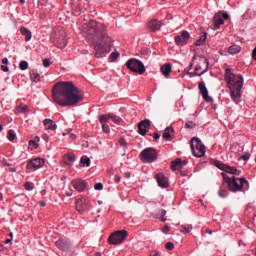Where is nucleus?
<instances>
[{
    "mask_svg": "<svg viewBox=\"0 0 256 256\" xmlns=\"http://www.w3.org/2000/svg\"><path fill=\"white\" fill-rule=\"evenodd\" d=\"M80 31L88 41H91L94 45L95 57L100 59L104 53H109L111 47H113V38L107 34V29L103 24L98 23L95 20L87 22L83 21Z\"/></svg>",
    "mask_w": 256,
    "mask_h": 256,
    "instance_id": "obj_1",
    "label": "nucleus"
},
{
    "mask_svg": "<svg viewBox=\"0 0 256 256\" xmlns=\"http://www.w3.org/2000/svg\"><path fill=\"white\" fill-rule=\"evenodd\" d=\"M52 98L54 103L60 107H75L83 101V91H81L72 81L58 82L52 88Z\"/></svg>",
    "mask_w": 256,
    "mask_h": 256,
    "instance_id": "obj_2",
    "label": "nucleus"
},
{
    "mask_svg": "<svg viewBox=\"0 0 256 256\" xmlns=\"http://www.w3.org/2000/svg\"><path fill=\"white\" fill-rule=\"evenodd\" d=\"M225 82L228 89L231 91V96L234 99H239L241 97V90L243 89V83L245 79L241 74L233 73V69L227 68L225 70Z\"/></svg>",
    "mask_w": 256,
    "mask_h": 256,
    "instance_id": "obj_3",
    "label": "nucleus"
},
{
    "mask_svg": "<svg viewBox=\"0 0 256 256\" xmlns=\"http://www.w3.org/2000/svg\"><path fill=\"white\" fill-rule=\"evenodd\" d=\"M50 39L58 49H65L67 47V32L61 26L53 29Z\"/></svg>",
    "mask_w": 256,
    "mask_h": 256,
    "instance_id": "obj_4",
    "label": "nucleus"
},
{
    "mask_svg": "<svg viewBox=\"0 0 256 256\" xmlns=\"http://www.w3.org/2000/svg\"><path fill=\"white\" fill-rule=\"evenodd\" d=\"M126 67L132 73H137L138 75H143L145 73V65L141 60H137L136 58H131L126 62Z\"/></svg>",
    "mask_w": 256,
    "mask_h": 256,
    "instance_id": "obj_5",
    "label": "nucleus"
},
{
    "mask_svg": "<svg viewBox=\"0 0 256 256\" xmlns=\"http://www.w3.org/2000/svg\"><path fill=\"white\" fill-rule=\"evenodd\" d=\"M228 188L233 192L242 191L243 189H249V182L245 178H235L228 185Z\"/></svg>",
    "mask_w": 256,
    "mask_h": 256,
    "instance_id": "obj_6",
    "label": "nucleus"
},
{
    "mask_svg": "<svg viewBox=\"0 0 256 256\" xmlns=\"http://www.w3.org/2000/svg\"><path fill=\"white\" fill-rule=\"evenodd\" d=\"M191 151L194 157H205V145L201 139L197 137L191 139Z\"/></svg>",
    "mask_w": 256,
    "mask_h": 256,
    "instance_id": "obj_7",
    "label": "nucleus"
},
{
    "mask_svg": "<svg viewBox=\"0 0 256 256\" xmlns=\"http://www.w3.org/2000/svg\"><path fill=\"white\" fill-rule=\"evenodd\" d=\"M128 235L129 232H127V230L115 231L109 236L108 243H110V245H121V243L127 239Z\"/></svg>",
    "mask_w": 256,
    "mask_h": 256,
    "instance_id": "obj_8",
    "label": "nucleus"
},
{
    "mask_svg": "<svg viewBox=\"0 0 256 256\" xmlns=\"http://www.w3.org/2000/svg\"><path fill=\"white\" fill-rule=\"evenodd\" d=\"M157 157L159 154L155 148H146L140 153V159L143 163H153V161H157Z\"/></svg>",
    "mask_w": 256,
    "mask_h": 256,
    "instance_id": "obj_9",
    "label": "nucleus"
},
{
    "mask_svg": "<svg viewBox=\"0 0 256 256\" xmlns=\"http://www.w3.org/2000/svg\"><path fill=\"white\" fill-rule=\"evenodd\" d=\"M209 69V60L205 57H202L199 59V64L195 67L193 75H198V77H201V75H205Z\"/></svg>",
    "mask_w": 256,
    "mask_h": 256,
    "instance_id": "obj_10",
    "label": "nucleus"
},
{
    "mask_svg": "<svg viewBox=\"0 0 256 256\" xmlns=\"http://www.w3.org/2000/svg\"><path fill=\"white\" fill-rule=\"evenodd\" d=\"M76 209L80 213L89 211V200L85 197H81L76 201Z\"/></svg>",
    "mask_w": 256,
    "mask_h": 256,
    "instance_id": "obj_11",
    "label": "nucleus"
},
{
    "mask_svg": "<svg viewBox=\"0 0 256 256\" xmlns=\"http://www.w3.org/2000/svg\"><path fill=\"white\" fill-rule=\"evenodd\" d=\"M198 89L200 91V95H202L206 103H213V98L209 96V90H207V86H205V82H200L198 84Z\"/></svg>",
    "mask_w": 256,
    "mask_h": 256,
    "instance_id": "obj_12",
    "label": "nucleus"
},
{
    "mask_svg": "<svg viewBox=\"0 0 256 256\" xmlns=\"http://www.w3.org/2000/svg\"><path fill=\"white\" fill-rule=\"evenodd\" d=\"M43 165H45V159L35 158L32 160H29L26 167H27V169H34V171H35L37 169H41V167H43Z\"/></svg>",
    "mask_w": 256,
    "mask_h": 256,
    "instance_id": "obj_13",
    "label": "nucleus"
},
{
    "mask_svg": "<svg viewBox=\"0 0 256 256\" xmlns=\"http://www.w3.org/2000/svg\"><path fill=\"white\" fill-rule=\"evenodd\" d=\"M149 127H151V120L149 119H145V120H142L138 123V133L139 135H142V137H145V135H147V132L149 130Z\"/></svg>",
    "mask_w": 256,
    "mask_h": 256,
    "instance_id": "obj_14",
    "label": "nucleus"
},
{
    "mask_svg": "<svg viewBox=\"0 0 256 256\" xmlns=\"http://www.w3.org/2000/svg\"><path fill=\"white\" fill-rule=\"evenodd\" d=\"M189 39H191V34H189L187 30H183L180 36L178 35L174 38V41L176 45H187Z\"/></svg>",
    "mask_w": 256,
    "mask_h": 256,
    "instance_id": "obj_15",
    "label": "nucleus"
},
{
    "mask_svg": "<svg viewBox=\"0 0 256 256\" xmlns=\"http://www.w3.org/2000/svg\"><path fill=\"white\" fill-rule=\"evenodd\" d=\"M156 181L162 189H167V187H169V179L165 177V174L163 173H158L156 175Z\"/></svg>",
    "mask_w": 256,
    "mask_h": 256,
    "instance_id": "obj_16",
    "label": "nucleus"
},
{
    "mask_svg": "<svg viewBox=\"0 0 256 256\" xmlns=\"http://www.w3.org/2000/svg\"><path fill=\"white\" fill-rule=\"evenodd\" d=\"M71 185L74 187V189H76V191H85V189L87 188V183H85V181L83 180H73L71 182Z\"/></svg>",
    "mask_w": 256,
    "mask_h": 256,
    "instance_id": "obj_17",
    "label": "nucleus"
},
{
    "mask_svg": "<svg viewBox=\"0 0 256 256\" xmlns=\"http://www.w3.org/2000/svg\"><path fill=\"white\" fill-rule=\"evenodd\" d=\"M213 21H214V27L216 29H219V27H221V25H223L225 23V20H223V18L221 16V12H218L214 15Z\"/></svg>",
    "mask_w": 256,
    "mask_h": 256,
    "instance_id": "obj_18",
    "label": "nucleus"
},
{
    "mask_svg": "<svg viewBox=\"0 0 256 256\" xmlns=\"http://www.w3.org/2000/svg\"><path fill=\"white\" fill-rule=\"evenodd\" d=\"M56 247H58V249L61 251H68V249L71 247V244L63 239H59L56 241Z\"/></svg>",
    "mask_w": 256,
    "mask_h": 256,
    "instance_id": "obj_19",
    "label": "nucleus"
},
{
    "mask_svg": "<svg viewBox=\"0 0 256 256\" xmlns=\"http://www.w3.org/2000/svg\"><path fill=\"white\" fill-rule=\"evenodd\" d=\"M171 133H175V129L173 127L169 126L164 130V133L162 135L164 141H172L173 136H171Z\"/></svg>",
    "mask_w": 256,
    "mask_h": 256,
    "instance_id": "obj_20",
    "label": "nucleus"
},
{
    "mask_svg": "<svg viewBox=\"0 0 256 256\" xmlns=\"http://www.w3.org/2000/svg\"><path fill=\"white\" fill-rule=\"evenodd\" d=\"M160 71L164 77H169L172 71L171 63H166L160 67Z\"/></svg>",
    "mask_w": 256,
    "mask_h": 256,
    "instance_id": "obj_21",
    "label": "nucleus"
},
{
    "mask_svg": "<svg viewBox=\"0 0 256 256\" xmlns=\"http://www.w3.org/2000/svg\"><path fill=\"white\" fill-rule=\"evenodd\" d=\"M30 79L33 83H39V81H41V74H39V71H37V69H33L30 71Z\"/></svg>",
    "mask_w": 256,
    "mask_h": 256,
    "instance_id": "obj_22",
    "label": "nucleus"
},
{
    "mask_svg": "<svg viewBox=\"0 0 256 256\" xmlns=\"http://www.w3.org/2000/svg\"><path fill=\"white\" fill-rule=\"evenodd\" d=\"M45 129L50 131H55L57 129V124L52 119H45L44 120Z\"/></svg>",
    "mask_w": 256,
    "mask_h": 256,
    "instance_id": "obj_23",
    "label": "nucleus"
},
{
    "mask_svg": "<svg viewBox=\"0 0 256 256\" xmlns=\"http://www.w3.org/2000/svg\"><path fill=\"white\" fill-rule=\"evenodd\" d=\"M148 29L152 32L159 31V29H161V24H159V21L157 20H152L148 23Z\"/></svg>",
    "mask_w": 256,
    "mask_h": 256,
    "instance_id": "obj_24",
    "label": "nucleus"
},
{
    "mask_svg": "<svg viewBox=\"0 0 256 256\" xmlns=\"http://www.w3.org/2000/svg\"><path fill=\"white\" fill-rule=\"evenodd\" d=\"M75 162V154L73 153H68L64 155L63 157V163L64 165H69V163Z\"/></svg>",
    "mask_w": 256,
    "mask_h": 256,
    "instance_id": "obj_25",
    "label": "nucleus"
},
{
    "mask_svg": "<svg viewBox=\"0 0 256 256\" xmlns=\"http://www.w3.org/2000/svg\"><path fill=\"white\" fill-rule=\"evenodd\" d=\"M20 32H21L22 35H24L25 41H31L32 34H31V31L29 29H27L25 27H21Z\"/></svg>",
    "mask_w": 256,
    "mask_h": 256,
    "instance_id": "obj_26",
    "label": "nucleus"
},
{
    "mask_svg": "<svg viewBox=\"0 0 256 256\" xmlns=\"http://www.w3.org/2000/svg\"><path fill=\"white\" fill-rule=\"evenodd\" d=\"M225 173H230L231 175H241V170H238L236 167L227 166Z\"/></svg>",
    "mask_w": 256,
    "mask_h": 256,
    "instance_id": "obj_27",
    "label": "nucleus"
},
{
    "mask_svg": "<svg viewBox=\"0 0 256 256\" xmlns=\"http://www.w3.org/2000/svg\"><path fill=\"white\" fill-rule=\"evenodd\" d=\"M241 51V46L239 45H232L228 48V53H230V55H237V53H240Z\"/></svg>",
    "mask_w": 256,
    "mask_h": 256,
    "instance_id": "obj_28",
    "label": "nucleus"
},
{
    "mask_svg": "<svg viewBox=\"0 0 256 256\" xmlns=\"http://www.w3.org/2000/svg\"><path fill=\"white\" fill-rule=\"evenodd\" d=\"M80 165L82 167H89L91 165V159H89V157L87 156H82L81 159H80Z\"/></svg>",
    "mask_w": 256,
    "mask_h": 256,
    "instance_id": "obj_29",
    "label": "nucleus"
},
{
    "mask_svg": "<svg viewBox=\"0 0 256 256\" xmlns=\"http://www.w3.org/2000/svg\"><path fill=\"white\" fill-rule=\"evenodd\" d=\"M205 41H207V32H204L203 35L200 36V38L196 41L195 45L197 47H201V45H203Z\"/></svg>",
    "mask_w": 256,
    "mask_h": 256,
    "instance_id": "obj_30",
    "label": "nucleus"
},
{
    "mask_svg": "<svg viewBox=\"0 0 256 256\" xmlns=\"http://www.w3.org/2000/svg\"><path fill=\"white\" fill-rule=\"evenodd\" d=\"M119 55H120L119 51L112 52L108 57L109 63H113L114 61H117V59H119Z\"/></svg>",
    "mask_w": 256,
    "mask_h": 256,
    "instance_id": "obj_31",
    "label": "nucleus"
},
{
    "mask_svg": "<svg viewBox=\"0 0 256 256\" xmlns=\"http://www.w3.org/2000/svg\"><path fill=\"white\" fill-rule=\"evenodd\" d=\"M111 119V114H102L98 117L100 123L105 124Z\"/></svg>",
    "mask_w": 256,
    "mask_h": 256,
    "instance_id": "obj_32",
    "label": "nucleus"
},
{
    "mask_svg": "<svg viewBox=\"0 0 256 256\" xmlns=\"http://www.w3.org/2000/svg\"><path fill=\"white\" fill-rule=\"evenodd\" d=\"M179 165H181V158H177L171 162V169L177 171Z\"/></svg>",
    "mask_w": 256,
    "mask_h": 256,
    "instance_id": "obj_33",
    "label": "nucleus"
},
{
    "mask_svg": "<svg viewBox=\"0 0 256 256\" xmlns=\"http://www.w3.org/2000/svg\"><path fill=\"white\" fill-rule=\"evenodd\" d=\"M181 233H191L193 230V225L191 224H186V225H181Z\"/></svg>",
    "mask_w": 256,
    "mask_h": 256,
    "instance_id": "obj_34",
    "label": "nucleus"
},
{
    "mask_svg": "<svg viewBox=\"0 0 256 256\" xmlns=\"http://www.w3.org/2000/svg\"><path fill=\"white\" fill-rule=\"evenodd\" d=\"M215 165L218 167V169H221V171H226L228 166L227 164H223L221 161H217Z\"/></svg>",
    "mask_w": 256,
    "mask_h": 256,
    "instance_id": "obj_35",
    "label": "nucleus"
},
{
    "mask_svg": "<svg viewBox=\"0 0 256 256\" xmlns=\"http://www.w3.org/2000/svg\"><path fill=\"white\" fill-rule=\"evenodd\" d=\"M19 68L21 69V71H26V69L29 68V63H27V61H21L19 64Z\"/></svg>",
    "mask_w": 256,
    "mask_h": 256,
    "instance_id": "obj_36",
    "label": "nucleus"
},
{
    "mask_svg": "<svg viewBox=\"0 0 256 256\" xmlns=\"http://www.w3.org/2000/svg\"><path fill=\"white\" fill-rule=\"evenodd\" d=\"M24 187L27 191H33V189H35V184H33L32 182H26L24 184Z\"/></svg>",
    "mask_w": 256,
    "mask_h": 256,
    "instance_id": "obj_37",
    "label": "nucleus"
},
{
    "mask_svg": "<svg viewBox=\"0 0 256 256\" xmlns=\"http://www.w3.org/2000/svg\"><path fill=\"white\" fill-rule=\"evenodd\" d=\"M110 119H112V121L116 123V125H119L121 123V118L117 115L111 114Z\"/></svg>",
    "mask_w": 256,
    "mask_h": 256,
    "instance_id": "obj_38",
    "label": "nucleus"
},
{
    "mask_svg": "<svg viewBox=\"0 0 256 256\" xmlns=\"http://www.w3.org/2000/svg\"><path fill=\"white\" fill-rule=\"evenodd\" d=\"M16 137H17V135H15V132L13 130L8 131V139L10 141H15Z\"/></svg>",
    "mask_w": 256,
    "mask_h": 256,
    "instance_id": "obj_39",
    "label": "nucleus"
},
{
    "mask_svg": "<svg viewBox=\"0 0 256 256\" xmlns=\"http://www.w3.org/2000/svg\"><path fill=\"white\" fill-rule=\"evenodd\" d=\"M187 129H195V127H197V124L194 123L193 121H188L185 123Z\"/></svg>",
    "mask_w": 256,
    "mask_h": 256,
    "instance_id": "obj_40",
    "label": "nucleus"
},
{
    "mask_svg": "<svg viewBox=\"0 0 256 256\" xmlns=\"http://www.w3.org/2000/svg\"><path fill=\"white\" fill-rule=\"evenodd\" d=\"M165 248L168 250V251H173L175 249V244H173V242H167L165 244Z\"/></svg>",
    "mask_w": 256,
    "mask_h": 256,
    "instance_id": "obj_41",
    "label": "nucleus"
},
{
    "mask_svg": "<svg viewBox=\"0 0 256 256\" xmlns=\"http://www.w3.org/2000/svg\"><path fill=\"white\" fill-rule=\"evenodd\" d=\"M218 195L219 197H227V195H229V192H227V190H224L223 188H220Z\"/></svg>",
    "mask_w": 256,
    "mask_h": 256,
    "instance_id": "obj_42",
    "label": "nucleus"
},
{
    "mask_svg": "<svg viewBox=\"0 0 256 256\" xmlns=\"http://www.w3.org/2000/svg\"><path fill=\"white\" fill-rule=\"evenodd\" d=\"M222 177H223V180L225 181V183H227V185H229L231 183V178L229 176H227V174L225 173H222Z\"/></svg>",
    "mask_w": 256,
    "mask_h": 256,
    "instance_id": "obj_43",
    "label": "nucleus"
},
{
    "mask_svg": "<svg viewBox=\"0 0 256 256\" xmlns=\"http://www.w3.org/2000/svg\"><path fill=\"white\" fill-rule=\"evenodd\" d=\"M51 65V60L49 58H45L43 60V67H50Z\"/></svg>",
    "mask_w": 256,
    "mask_h": 256,
    "instance_id": "obj_44",
    "label": "nucleus"
},
{
    "mask_svg": "<svg viewBox=\"0 0 256 256\" xmlns=\"http://www.w3.org/2000/svg\"><path fill=\"white\" fill-rule=\"evenodd\" d=\"M102 131H103L104 133H110L109 125H107V124H102Z\"/></svg>",
    "mask_w": 256,
    "mask_h": 256,
    "instance_id": "obj_45",
    "label": "nucleus"
},
{
    "mask_svg": "<svg viewBox=\"0 0 256 256\" xmlns=\"http://www.w3.org/2000/svg\"><path fill=\"white\" fill-rule=\"evenodd\" d=\"M94 189H95L96 191H101V190L103 189V183H96V184L94 185Z\"/></svg>",
    "mask_w": 256,
    "mask_h": 256,
    "instance_id": "obj_46",
    "label": "nucleus"
},
{
    "mask_svg": "<svg viewBox=\"0 0 256 256\" xmlns=\"http://www.w3.org/2000/svg\"><path fill=\"white\" fill-rule=\"evenodd\" d=\"M249 157H251V154L246 153L240 157L243 161H249Z\"/></svg>",
    "mask_w": 256,
    "mask_h": 256,
    "instance_id": "obj_47",
    "label": "nucleus"
},
{
    "mask_svg": "<svg viewBox=\"0 0 256 256\" xmlns=\"http://www.w3.org/2000/svg\"><path fill=\"white\" fill-rule=\"evenodd\" d=\"M221 12V18L223 19V21L229 19V14L223 12V11H220Z\"/></svg>",
    "mask_w": 256,
    "mask_h": 256,
    "instance_id": "obj_48",
    "label": "nucleus"
},
{
    "mask_svg": "<svg viewBox=\"0 0 256 256\" xmlns=\"http://www.w3.org/2000/svg\"><path fill=\"white\" fill-rule=\"evenodd\" d=\"M169 231H171V227H169L168 225H165L162 228V233H169Z\"/></svg>",
    "mask_w": 256,
    "mask_h": 256,
    "instance_id": "obj_49",
    "label": "nucleus"
},
{
    "mask_svg": "<svg viewBox=\"0 0 256 256\" xmlns=\"http://www.w3.org/2000/svg\"><path fill=\"white\" fill-rule=\"evenodd\" d=\"M29 111V107L28 106H22L20 109H19V113H25Z\"/></svg>",
    "mask_w": 256,
    "mask_h": 256,
    "instance_id": "obj_50",
    "label": "nucleus"
},
{
    "mask_svg": "<svg viewBox=\"0 0 256 256\" xmlns=\"http://www.w3.org/2000/svg\"><path fill=\"white\" fill-rule=\"evenodd\" d=\"M119 143L121 147H127V142L125 141V138H120Z\"/></svg>",
    "mask_w": 256,
    "mask_h": 256,
    "instance_id": "obj_51",
    "label": "nucleus"
},
{
    "mask_svg": "<svg viewBox=\"0 0 256 256\" xmlns=\"http://www.w3.org/2000/svg\"><path fill=\"white\" fill-rule=\"evenodd\" d=\"M29 145H30V146L33 145V147H34L35 149H37V147H39V144H37V142H36L35 140H30V141H29Z\"/></svg>",
    "mask_w": 256,
    "mask_h": 256,
    "instance_id": "obj_52",
    "label": "nucleus"
},
{
    "mask_svg": "<svg viewBox=\"0 0 256 256\" xmlns=\"http://www.w3.org/2000/svg\"><path fill=\"white\" fill-rule=\"evenodd\" d=\"M150 256H161V253L158 250H153L150 252Z\"/></svg>",
    "mask_w": 256,
    "mask_h": 256,
    "instance_id": "obj_53",
    "label": "nucleus"
},
{
    "mask_svg": "<svg viewBox=\"0 0 256 256\" xmlns=\"http://www.w3.org/2000/svg\"><path fill=\"white\" fill-rule=\"evenodd\" d=\"M153 135H154L155 142L159 141V139L161 138V135H159V133H157V132H155Z\"/></svg>",
    "mask_w": 256,
    "mask_h": 256,
    "instance_id": "obj_54",
    "label": "nucleus"
},
{
    "mask_svg": "<svg viewBox=\"0 0 256 256\" xmlns=\"http://www.w3.org/2000/svg\"><path fill=\"white\" fill-rule=\"evenodd\" d=\"M1 69H2V71H4V73H8V71H9V67L4 66V65L1 66Z\"/></svg>",
    "mask_w": 256,
    "mask_h": 256,
    "instance_id": "obj_55",
    "label": "nucleus"
},
{
    "mask_svg": "<svg viewBox=\"0 0 256 256\" xmlns=\"http://www.w3.org/2000/svg\"><path fill=\"white\" fill-rule=\"evenodd\" d=\"M115 181L116 183H120L121 182V176H115Z\"/></svg>",
    "mask_w": 256,
    "mask_h": 256,
    "instance_id": "obj_56",
    "label": "nucleus"
},
{
    "mask_svg": "<svg viewBox=\"0 0 256 256\" xmlns=\"http://www.w3.org/2000/svg\"><path fill=\"white\" fill-rule=\"evenodd\" d=\"M183 161L180 160V165H178V169L179 171H181L183 169Z\"/></svg>",
    "mask_w": 256,
    "mask_h": 256,
    "instance_id": "obj_57",
    "label": "nucleus"
},
{
    "mask_svg": "<svg viewBox=\"0 0 256 256\" xmlns=\"http://www.w3.org/2000/svg\"><path fill=\"white\" fill-rule=\"evenodd\" d=\"M2 63H3V65H7V63H9V59L4 58V59L2 60Z\"/></svg>",
    "mask_w": 256,
    "mask_h": 256,
    "instance_id": "obj_58",
    "label": "nucleus"
},
{
    "mask_svg": "<svg viewBox=\"0 0 256 256\" xmlns=\"http://www.w3.org/2000/svg\"><path fill=\"white\" fill-rule=\"evenodd\" d=\"M45 205H47V202H45V201H40V207H45Z\"/></svg>",
    "mask_w": 256,
    "mask_h": 256,
    "instance_id": "obj_59",
    "label": "nucleus"
},
{
    "mask_svg": "<svg viewBox=\"0 0 256 256\" xmlns=\"http://www.w3.org/2000/svg\"><path fill=\"white\" fill-rule=\"evenodd\" d=\"M70 139H72L73 141H75V139H77V135L71 134V135H70Z\"/></svg>",
    "mask_w": 256,
    "mask_h": 256,
    "instance_id": "obj_60",
    "label": "nucleus"
},
{
    "mask_svg": "<svg viewBox=\"0 0 256 256\" xmlns=\"http://www.w3.org/2000/svg\"><path fill=\"white\" fill-rule=\"evenodd\" d=\"M124 177H126V179H129V178L131 177V173L126 172V173L124 174Z\"/></svg>",
    "mask_w": 256,
    "mask_h": 256,
    "instance_id": "obj_61",
    "label": "nucleus"
},
{
    "mask_svg": "<svg viewBox=\"0 0 256 256\" xmlns=\"http://www.w3.org/2000/svg\"><path fill=\"white\" fill-rule=\"evenodd\" d=\"M161 215H162V217H165V215H167V211L166 210H161Z\"/></svg>",
    "mask_w": 256,
    "mask_h": 256,
    "instance_id": "obj_62",
    "label": "nucleus"
},
{
    "mask_svg": "<svg viewBox=\"0 0 256 256\" xmlns=\"http://www.w3.org/2000/svg\"><path fill=\"white\" fill-rule=\"evenodd\" d=\"M82 147H86V148L89 147V142H83Z\"/></svg>",
    "mask_w": 256,
    "mask_h": 256,
    "instance_id": "obj_63",
    "label": "nucleus"
},
{
    "mask_svg": "<svg viewBox=\"0 0 256 256\" xmlns=\"http://www.w3.org/2000/svg\"><path fill=\"white\" fill-rule=\"evenodd\" d=\"M12 241H13V239L10 238V239H7V240L5 241V243H6V244H7V243H10V244L12 245Z\"/></svg>",
    "mask_w": 256,
    "mask_h": 256,
    "instance_id": "obj_64",
    "label": "nucleus"
}]
</instances>
